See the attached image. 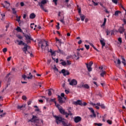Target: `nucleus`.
<instances>
[{
    "instance_id": "1",
    "label": "nucleus",
    "mask_w": 126,
    "mask_h": 126,
    "mask_svg": "<svg viewBox=\"0 0 126 126\" xmlns=\"http://www.w3.org/2000/svg\"><path fill=\"white\" fill-rule=\"evenodd\" d=\"M34 123L36 126H41V122L43 124V120H40L36 115H32L31 119L28 121V123Z\"/></svg>"
},
{
    "instance_id": "2",
    "label": "nucleus",
    "mask_w": 126,
    "mask_h": 126,
    "mask_svg": "<svg viewBox=\"0 0 126 126\" xmlns=\"http://www.w3.org/2000/svg\"><path fill=\"white\" fill-rule=\"evenodd\" d=\"M46 3H47V0H42L41 2H38V5H39L42 10H43L45 12H48V10L44 7V5H45Z\"/></svg>"
},
{
    "instance_id": "3",
    "label": "nucleus",
    "mask_w": 126,
    "mask_h": 126,
    "mask_svg": "<svg viewBox=\"0 0 126 126\" xmlns=\"http://www.w3.org/2000/svg\"><path fill=\"white\" fill-rule=\"evenodd\" d=\"M56 107L60 112L61 114H62V115H64L65 116V118H66V112H65V110H64V109H63L62 106H61V105L57 104V106Z\"/></svg>"
},
{
    "instance_id": "4",
    "label": "nucleus",
    "mask_w": 126,
    "mask_h": 126,
    "mask_svg": "<svg viewBox=\"0 0 126 126\" xmlns=\"http://www.w3.org/2000/svg\"><path fill=\"white\" fill-rule=\"evenodd\" d=\"M38 46L39 47H40L41 46V48L43 50V47H46L47 46H48V42L45 40H40L38 42Z\"/></svg>"
},
{
    "instance_id": "5",
    "label": "nucleus",
    "mask_w": 126,
    "mask_h": 126,
    "mask_svg": "<svg viewBox=\"0 0 126 126\" xmlns=\"http://www.w3.org/2000/svg\"><path fill=\"white\" fill-rule=\"evenodd\" d=\"M68 82H69V85L71 86H75V85H77V81L74 79L71 80L70 79H68Z\"/></svg>"
},
{
    "instance_id": "6",
    "label": "nucleus",
    "mask_w": 126,
    "mask_h": 126,
    "mask_svg": "<svg viewBox=\"0 0 126 126\" xmlns=\"http://www.w3.org/2000/svg\"><path fill=\"white\" fill-rule=\"evenodd\" d=\"M92 64H93V62L91 61L89 63H86V65H87V67L88 69V71H92V68L91 66H92Z\"/></svg>"
},
{
    "instance_id": "7",
    "label": "nucleus",
    "mask_w": 126,
    "mask_h": 126,
    "mask_svg": "<svg viewBox=\"0 0 126 126\" xmlns=\"http://www.w3.org/2000/svg\"><path fill=\"white\" fill-rule=\"evenodd\" d=\"M24 36L25 37L26 40H31V41H33V38L31 37V35L30 34H27L24 32L23 33Z\"/></svg>"
},
{
    "instance_id": "8",
    "label": "nucleus",
    "mask_w": 126,
    "mask_h": 126,
    "mask_svg": "<svg viewBox=\"0 0 126 126\" xmlns=\"http://www.w3.org/2000/svg\"><path fill=\"white\" fill-rule=\"evenodd\" d=\"M60 73H63L64 76H66V75H69L70 74L69 71L68 70H65L64 69H63Z\"/></svg>"
},
{
    "instance_id": "9",
    "label": "nucleus",
    "mask_w": 126,
    "mask_h": 126,
    "mask_svg": "<svg viewBox=\"0 0 126 126\" xmlns=\"http://www.w3.org/2000/svg\"><path fill=\"white\" fill-rule=\"evenodd\" d=\"M5 5L3 4H2V5H3V7L4 8H6V9H9V7L10 6V3L8 2L7 1H4Z\"/></svg>"
},
{
    "instance_id": "10",
    "label": "nucleus",
    "mask_w": 126,
    "mask_h": 126,
    "mask_svg": "<svg viewBox=\"0 0 126 126\" xmlns=\"http://www.w3.org/2000/svg\"><path fill=\"white\" fill-rule=\"evenodd\" d=\"M15 43L16 44V43H18L19 46H21V45H23V46H25L26 43H25L22 40H19L18 39H17L15 40Z\"/></svg>"
},
{
    "instance_id": "11",
    "label": "nucleus",
    "mask_w": 126,
    "mask_h": 126,
    "mask_svg": "<svg viewBox=\"0 0 126 126\" xmlns=\"http://www.w3.org/2000/svg\"><path fill=\"white\" fill-rule=\"evenodd\" d=\"M58 102L61 105H62V104H63L64 103V101L63 100V97L61 96L60 95H58Z\"/></svg>"
},
{
    "instance_id": "12",
    "label": "nucleus",
    "mask_w": 126,
    "mask_h": 126,
    "mask_svg": "<svg viewBox=\"0 0 126 126\" xmlns=\"http://www.w3.org/2000/svg\"><path fill=\"white\" fill-rule=\"evenodd\" d=\"M74 121L75 122V123H76V124H77V123H79V122L81 121V117L79 116L74 117Z\"/></svg>"
},
{
    "instance_id": "13",
    "label": "nucleus",
    "mask_w": 126,
    "mask_h": 126,
    "mask_svg": "<svg viewBox=\"0 0 126 126\" xmlns=\"http://www.w3.org/2000/svg\"><path fill=\"white\" fill-rule=\"evenodd\" d=\"M71 110V107H69L68 109V113H67V112H66V118H68V116H72V113H71V111H70Z\"/></svg>"
},
{
    "instance_id": "14",
    "label": "nucleus",
    "mask_w": 126,
    "mask_h": 126,
    "mask_svg": "<svg viewBox=\"0 0 126 126\" xmlns=\"http://www.w3.org/2000/svg\"><path fill=\"white\" fill-rule=\"evenodd\" d=\"M75 105H79L80 106H83L82 100H78L74 102Z\"/></svg>"
},
{
    "instance_id": "15",
    "label": "nucleus",
    "mask_w": 126,
    "mask_h": 126,
    "mask_svg": "<svg viewBox=\"0 0 126 126\" xmlns=\"http://www.w3.org/2000/svg\"><path fill=\"white\" fill-rule=\"evenodd\" d=\"M100 44L102 45V47H105L106 45V43L105 42V39L104 38H101V39L100 40Z\"/></svg>"
},
{
    "instance_id": "16",
    "label": "nucleus",
    "mask_w": 126,
    "mask_h": 126,
    "mask_svg": "<svg viewBox=\"0 0 126 126\" xmlns=\"http://www.w3.org/2000/svg\"><path fill=\"white\" fill-rule=\"evenodd\" d=\"M125 28H124L123 27H121L119 28L118 31L120 33V34H123V33L125 32Z\"/></svg>"
},
{
    "instance_id": "17",
    "label": "nucleus",
    "mask_w": 126,
    "mask_h": 126,
    "mask_svg": "<svg viewBox=\"0 0 126 126\" xmlns=\"http://www.w3.org/2000/svg\"><path fill=\"white\" fill-rule=\"evenodd\" d=\"M24 48H23V51L24 52L25 54H26V52H27L28 45H27V44H25Z\"/></svg>"
},
{
    "instance_id": "18",
    "label": "nucleus",
    "mask_w": 126,
    "mask_h": 126,
    "mask_svg": "<svg viewBox=\"0 0 126 126\" xmlns=\"http://www.w3.org/2000/svg\"><path fill=\"white\" fill-rule=\"evenodd\" d=\"M49 102H54L56 107H57L58 105H59V104L57 103V101H56V98H50Z\"/></svg>"
},
{
    "instance_id": "19",
    "label": "nucleus",
    "mask_w": 126,
    "mask_h": 126,
    "mask_svg": "<svg viewBox=\"0 0 126 126\" xmlns=\"http://www.w3.org/2000/svg\"><path fill=\"white\" fill-rule=\"evenodd\" d=\"M36 17V15L34 13H32L30 15V19H34Z\"/></svg>"
},
{
    "instance_id": "20",
    "label": "nucleus",
    "mask_w": 126,
    "mask_h": 126,
    "mask_svg": "<svg viewBox=\"0 0 126 126\" xmlns=\"http://www.w3.org/2000/svg\"><path fill=\"white\" fill-rule=\"evenodd\" d=\"M80 16V18H81V20L82 21H84V19H85V16L83 14H79Z\"/></svg>"
},
{
    "instance_id": "21",
    "label": "nucleus",
    "mask_w": 126,
    "mask_h": 126,
    "mask_svg": "<svg viewBox=\"0 0 126 126\" xmlns=\"http://www.w3.org/2000/svg\"><path fill=\"white\" fill-rule=\"evenodd\" d=\"M77 55H76L75 54H74V57L75 58L77 57L76 60H79V55H80V53H79V51H77V52H76Z\"/></svg>"
},
{
    "instance_id": "22",
    "label": "nucleus",
    "mask_w": 126,
    "mask_h": 126,
    "mask_svg": "<svg viewBox=\"0 0 126 126\" xmlns=\"http://www.w3.org/2000/svg\"><path fill=\"white\" fill-rule=\"evenodd\" d=\"M16 17L17 18L16 20V21H17L18 23H20L21 21L20 19H21V16H18V15H16Z\"/></svg>"
},
{
    "instance_id": "23",
    "label": "nucleus",
    "mask_w": 126,
    "mask_h": 126,
    "mask_svg": "<svg viewBox=\"0 0 126 126\" xmlns=\"http://www.w3.org/2000/svg\"><path fill=\"white\" fill-rule=\"evenodd\" d=\"M122 63H123V64H124L125 66L126 65V59H125V58L123 57H122Z\"/></svg>"
},
{
    "instance_id": "24",
    "label": "nucleus",
    "mask_w": 126,
    "mask_h": 126,
    "mask_svg": "<svg viewBox=\"0 0 126 126\" xmlns=\"http://www.w3.org/2000/svg\"><path fill=\"white\" fill-rule=\"evenodd\" d=\"M25 105H23L22 106L18 105L17 109H19L20 110H22L23 108H25Z\"/></svg>"
},
{
    "instance_id": "25",
    "label": "nucleus",
    "mask_w": 126,
    "mask_h": 126,
    "mask_svg": "<svg viewBox=\"0 0 126 126\" xmlns=\"http://www.w3.org/2000/svg\"><path fill=\"white\" fill-rule=\"evenodd\" d=\"M106 22H107V19L106 18H104V22L103 23V24L101 25V27H102V26H105V25H106Z\"/></svg>"
},
{
    "instance_id": "26",
    "label": "nucleus",
    "mask_w": 126,
    "mask_h": 126,
    "mask_svg": "<svg viewBox=\"0 0 126 126\" xmlns=\"http://www.w3.org/2000/svg\"><path fill=\"white\" fill-rule=\"evenodd\" d=\"M29 75H30V76L28 77V79H32V78H33V75L31 74V72L29 73Z\"/></svg>"
},
{
    "instance_id": "27",
    "label": "nucleus",
    "mask_w": 126,
    "mask_h": 126,
    "mask_svg": "<svg viewBox=\"0 0 126 126\" xmlns=\"http://www.w3.org/2000/svg\"><path fill=\"white\" fill-rule=\"evenodd\" d=\"M105 74H106V71H102V72L100 73V76L102 77H104V75H105Z\"/></svg>"
},
{
    "instance_id": "28",
    "label": "nucleus",
    "mask_w": 126,
    "mask_h": 126,
    "mask_svg": "<svg viewBox=\"0 0 126 126\" xmlns=\"http://www.w3.org/2000/svg\"><path fill=\"white\" fill-rule=\"evenodd\" d=\"M119 13H121V11H116L115 12L114 15H115V16H119Z\"/></svg>"
},
{
    "instance_id": "29",
    "label": "nucleus",
    "mask_w": 126,
    "mask_h": 126,
    "mask_svg": "<svg viewBox=\"0 0 126 126\" xmlns=\"http://www.w3.org/2000/svg\"><path fill=\"white\" fill-rule=\"evenodd\" d=\"M51 90H53V89H50L48 90V94L49 96H52V91Z\"/></svg>"
},
{
    "instance_id": "30",
    "label": "nucleus",
    "mask_w": 126,
    "mask_h": 126,
    "mask_svg": "<svg viewBox=\"0 0 126 126\" xmlns=\"http://www.w3.org/2000/svg\"><path fill=\"white\" fill-rule=\"evenodd\" d=\"M84 88H86V89H89V88H90V87H89V85H88V84H84Z\"/></svg>"
},
{
    "instance_id": "31",
    "label": "nucleus",
    "mask_w": 126,
    "mask_h": 126,
    "mask_svg": "<svg viewBox=\"0 0 126 126\" xmlns=\"http://www.w3.org/2000/svg\"><path fill=\"white\" fill-rule=\"evenodd\" d=\"M16 30L18 31V32H22V30L19 27H17Z\"/></svg>"
},
{
    "instance_id": "32",
    "label": "nucleus",
    "mask_w": 126,
    "mask_h": 126,
    "mask_svg": "<svg viewBox=\"0 0 126 126\" xmlns=\"http://www.w3.org/2000/svg\"><path fill=\"white\" fill-rule=\"evenodd\" d=\"M93 115H90V117H91V118H96V114H95V112H94V113H92Z\"/></svg>"
},
{
    "instance_id": "33",
    "label": "nucleus",
    "mask_w": 126,
    "mask_h": 126,
    "mask_svg": "<svg viewBox=\"0 0 126 126\" xmlns=\"http://www.w3.org/2000/svg\"><path fill=\"white\" fill-rule=\"evenodd\" d=\"M22 76L24 80H26V79L28 78V77H27V76H26V75H23Z\"/></svg>"
},
{
    "instance_id": "34",
    "label": "nucleus",
    "mask_w": 126,
    "mask_h": 126,
    "mask_svg": "<svg viewBox=\"0 0 126 126\" xmlns=\"http://www.w3.org/2000/svg\"><path fill=\"white\" fill-rule=\"evenodd\" d=\"M61 64L63 66H65V65H66V62H65V61H63L61 63Z\"/></svg>"
},
{
    "instance_id": "35",
    "label": "nucleus",
    "mask_w": 126,
    "mask_h": 126,
    "mask_svg": "<svg viewBox=\"0 0 126 126\" xmlns=\"http://www.w3.org/2000/svg\"><path fill=\"white\" fill-rule=\"evenodd\" d=\"M12 12L13 14H15L16 15V10H15V8H12Z\"/></svg>"
},
{
    "instance_id": "36",
    "label": "nucleus",
    "mask_w": 126,
    "mask_h": 126,
    "mask_svg": "<svg viewBox=\"0 0 126 126\" xmlns=\"http://www.w3.org/2000/svg\"><path fill=\"white\" fill-rule=\"evenodd\" d=\"M17 38H18V39H19L20 40H22V39H23V37H22V36L20 35H17Z\"/></svg>"
},
{
    "instance_id": "37",
    "label": "nucleus",
    "mask_w": 126,
    "mask_h": 126,
    "mask_svg": "<svg viewBox=\"0 0 126 126\" xmlns=\"http://www.w3.org/2000/svg\"><path fill=\"white\" fill-rule=\"evenodd\" d=\"M77 6L78 7V13H79V14H81V8H79L78 5H77Z\"/></svg>"
},
{
    "instance_id": "38",
    "label": "nucleus",
    "mask_w": 126,
    "mask_h": 126,
    "mask_svg": "<svg viewBox=\"0 0 126 126\" xmlns=\"http://www.w3.org/2000/svg\"><path fill=\"white\" fill-rule=\"evenodd\" d=\"M106 35L107 36H109V35H110V34H111V31H109V30H107L106 31Z\"/></svg>"
},
{
    "instance_id": "39",
    "label": "nucleus",
    "mask_w": 126,
    "mask_h": 126,
    "mask_svg": "<svg viewBox=\"0 0 126 126\" xmlns=\"http://www.w3.org/2000/svg\"><path fill=\"white\" fill-rule=\"evenodd\" d=\"M66 65H70V64H71V62L67 60V62H66Z\"/></svg>"
},
{
    "instance_id": "40",
    "label": "nucleus",
    "mask_w": 126,
    "mask_h": 126,
    "mask_svg": "<svg viewBox=\"0 0 126 126\" xmlns=\"http://www.w3.org/2000/svg\"><path fill=\"white\" fill-rule=\"evenodd\" d=\"M88 109H89V110H90V111H91V112L92 113H94V112H95V111H94V109H93V108L89 107Z\"/></svg>"
},
{
    "instance_id": "41",
    "label": "nucleus",
    "mask_w": 126,
    "mask_h": 126,
    "mask_svg": "<svg viewBox=\"0 0 126 126\" xmlns=\"http://www.w3.org/2000/svg\"><path fill=\"white\" fill-rule=\"evenodd\" d=\"M78 87H79V88H82V87L84 88V84H80L78 86Z\"/></svg>"
},
{
    "instance_id": "42",
    "label": "nucleus",
    "mask_w": 126,
    "mask_h": 126,
    "mask_svg": "<svg viewBox=\"0 0 126 126\" xmlns=\"http://www.w3.org/2000/svg\"><path fill=\"white\" fill-rule=\"evenodd\" d=\"M95 126H102L103 124L101 123H94Z\"/></svg>"
},
{
    "instance_id": "43",
    "label": "nucleus",
    "mask_w": 126,
    "mask_h": 126,
    "mask_svg": "<svg viewBox=\"0 0 126 126\" xmlns=\"http://www.w3.org/2000/svg\"><path fill=\"white\" fill-rule=\"evenodd\" d=\"M53 69L54 70H56V71H59V69L57 68V67L56 66V65H54V67H53Z\"/></svg>"
},
{
    "instance_id": "44",
    "label": "nucleus",
    "mask_w": 126,
    "mask_h": 126,
    "mask_svg": "<svg viewBox=\"0 0 126 126\" xmlns=\"http://www.w3.org/2000/svg\"><path fill=\"white\" fill-rule=\"evenodd\" d=\"M3 53H6L7 52V48H4L2 50Z\"/></svg>"
},
{
    "instance_id": "45",
    "label": "nucleus",
    "mask_w": 126,
    "mask_h": 126,
    "mask_svg": "<svg viewBox=\"0 0 126 126\" xmlns=\"http://www.w3.org/2000/svg\"><path fill=\"white\" fill-rule=\"evenodd\" d=\"M26 41L27 44H31V39H27Z\"/></svg>"
},
{
    "instance_id": "46",
    "label": "nucleus",
    "mask_w": 126,
    "mask_h": 126,
    "mask_svg": "<svg viewBox=\"0 0 126 126\" xmlns=\"http://www.w3.org/2000/svg\"><path fill=\"white\" fill-rule=\"evenodd\" d=\"M100 107L102 109H106V106H105L104 104H101Z\"/></svg>"
},
{
    "instance_id": "47",
    "label": "nucleus",
    "mask_w": 126,
    "mask_h": 126,
    "mask_svg": "<svg viewBox=\"0 0 126 126\" xmlns=\"http://www.w3.org/2000/svg\"><path fill=\"white\" fill-rule=\"evenodd\" d=\"M112 0V2H113V3H115V4H117V3H118V1H119V0Z\"/></svg>"
},
{
    "instance_id": "48",
    "label": "nucleus",
    "mask_w": 126,
    "mask_h": 126,
    "mask_svg": "<svg viewBox=\"0 0 126 126\" xmlns=\"http://www.w3.org/2000/svg\"><path fill=\"white\" fill-rule=\"evenodd\" d=\"M53 2H54L55 5H58V0H53Z\"/></svg>"
},
{
    "instance_id": "49",
    "label": "nucleus",
    "mask_w": 126,
    "mask_h": 126,
    "mask_svg": "<svg viewBox=\"0 0 126 126\" xmlns=\"http://www.w3.org/2000/svg\"><path fill=\"white\" fill-rule=\"evenodd\" d=\"M107 123H108V124H109V125H112V121H111V120H108L107 121Z\"/></svg>"
},
{
    "instance_id": "50",
    "label": "nucleus",
    "mask_w": 126,
    "mask_h": 126,
    "mask_svg": "<svg viewBox=\"0 0 126 126\" xmlns=\"http://www.w3.org/2000/svg\"><path fill=\"white\" fill-rule=\"evenodd\" d=\"M85 47L86 49H87V50H89V48H90L89 45L85 44Z\"/></svg>"
},
{
    "instance_id": "51",
    "label": "nucleus",
    "mask_w": 126,
    "mask_h": 126,
    "mask_svg": "<svg viewBox=\"0 0 126 126\" xmlns=\"http://www.w3.org/2000/svg\"><path fill=\"white\" fill-rule=\"evenodd\" d=\"M57 30H59L60 29V23H57V25L56 26Z\"/></svg>"
},
{
    "instance_id": "52",
    "label": "nucleus",
    "mask_w": 126,
    "mask_h": 126,
    "mask_svg": "<svg viewBox=\"0 0 126 126\" xmlns=\"http://www.w3.org/2000/svg\"><path fill=\"white\" fill-rule=\"evenodd\" d=\"M51 56H56V52H55V51H52L51 53Z\"/></svg>"
},
{
    "instance_id": "53",
    "label": "nucleus",
    "mask_w": 126,
    "mask_h": 126,
    "mask_svg": "<svg viewBox=\"0 0 126 126\" xmlns=\"http://www.w3.org/2000/svg\"><path fill=\"white\" fill-rule=\"evenodd\" d=\"M104 11H105V12H106V13H108V14H109V13H110V12L109 11H108V10L107 9V8H106V7H105V8H104Z\"/></svg>"
},
{
    "instance_id": "54",
    "label": "nucleus",
    "mask_w": 126,
    "mask_h": 126,
    "mask_svg": "<svg viewBox=\"0 0 126 126\" xmlns=\"http://www.w3.org/2000/svg\"><path fill=\"white\" fill-rule=\"evenodd\" d=\"M22 99H23V100H26L27 99V97H26V96L23 95L22 96Z\"/></svg>"
},
{
    "instance_id": "55",
    "label": "nucleus",
    "mask_w": 126,
    "mask_h": 126,
    "mask_svg": "<svg viewBox=\"0 0 126 126\" xmlns=\"http://www.w3.org/2000/svg\"><path fill=\"white\" fill-rule=\"evenodd\" d=\"M118 41H119V42L120 43V44H122V38H121V37H119V38H118Z\"/></svg>"
},
{
    "instance_id": "56",
    "label": "nucleus",
    "mask_w": 126,
    "mask_h": 126,
    "mask_svg": "<svg viewBox=\"0 0 126 126\" xmlns=\"http://www.w3.org/2000/svg\"><path fill=\"white\" fill-rule=\"evenodd\" d=\"M120 6H121V7H122V8H123V9H124V10H125L126 11V9H125V7H124L122 5V3L120 4Z\"/></svg>"
},
{
    "instance_id": "57",
    "label": "nucleus",
    "mask_w": 126,
    "mask_h": 126,
    "mask_svg": "<svg viewBox=\"0 0 126 126\" xmlns=\"http://www.w3.org/2000/svg\"><path fill=\"white\" fill-rule=\"evenodd\" d=\"M120 6H121V7H122V8H123V9H124V10H125L126 11V9H125V7H124L122 5V3L120 4Z\"/></svg>"
},
{
    "instance_id": "58",
    "label": "nucleus",
    "mask_w": 126,
    "mask_h": 126,
    "mask_svg": "<svg viewBox=\"0 0 126 126\" xmlns=\"http://www.w3.org/2000/svg\"><path fill=\"white\" fill-rule=\"evenodd\" d=\"M117 63H118V64H121V60H120V59H118V61H117Z\"/></svg>"
},
{
    "instance_id": "59",
    "label": "nucleus",
    "mask_w": 126,
    "mask_h": 126,
    "mask_svg": "<svg viewBox=\"0 0 126 126\" xmlns=\"http://www.w3.org/2000/svg\"><path fill=\"white\" fill-rule=\"evenodd\" d=\"M23 23H24L23 21H20V22L19 23L20 26H21V25H22V24H23Z\"/></svg>"
},
{
    "instance_id": "60",
    "label": "nucleus",
    "mask_w": 126,
    "mask_h": 126,
    "mask_svg": "<svg viewBox=\"0 0 126 126\" xmlns=\"http://www.w3.org/2000/svg\"><path fill=\"white\" fill-rule=\"evenodd\" d=\"M10 60H11V57H9L7 58V62H10Z\"/></svg>"
},
{
    "instance_id": "61",
    "label": "nucleus",
    "mask_w": 126,
    "mask_h": 126,
    "mask_svg": "<svg viewBox=\"0 0 126 126\" xmlns=\"http://www.w3.org/2000/svg\"><path fill=\"white\" fill-rule=\"evenodd\" d=\"M65 93H66V94H68V93H69V91H68L67 90H65Z\"/></svg>"
},
{
    "instance_id": "62",
    "label": "nucleus",
    "mask_w": 126,
    "mask_h": 126,
    "mask_svg": "<svg viewBox=\"0 0 126 126\" xmlns=\"http://www.w3.org/2000/svg\"><path fill=\"white\" fill-rule=\"evenodd\" d=\"M51 60H48L47 61V64H49L50 63H51Z\"/></svg>"
},
{
    "instance_id": "63",
    "label": "nucleus",
    "mask_w": 126,
    "mask_h": 126,
    "mask_svg": "<svg viewBox=\"0 0 126 126\" xmlns=\"http://www.w3.org/2000/svg\"><path fill=\"white\" fill-rule=\"evenodd\" d=\"M20 4H21V6H24V2H21L20 3Z\"/></svg>"
},
{
    "instance_id": "64",
    "label": "nucleus",
    "mask_w": 126,
    "mask_h": 126,
    "mask_svg": "<svg viewBox=\"0 0 126 126\" xmlns=\"http://www.w3.org/2000/svg\"><path fill=\"white\" fill-rule=\"evenodd\" d=\"M61 97H64V93H61Z\"/></svg>"
}]
</instances>
